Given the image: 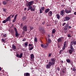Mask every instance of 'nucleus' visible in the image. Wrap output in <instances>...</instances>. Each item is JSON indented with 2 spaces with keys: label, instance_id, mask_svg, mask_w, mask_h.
Masks as SVG:
<instances>
[{
  "label": "nucleus",
  "instance_id": "nucleus-32",
  "mask_svg": "<svg viewBox=\"0 0 76 76\" xmlns=\"http://www.w3.org/2000/svg\"><path fill=\"white\" fill-rule=\"evenodd\" d=\"M7 20H4L3 21H2V23H6V22H7Z\"/></svg>",
  "mask_w": 76,
  "mask_h": 76
},
{
  "label": "nucleus",
  "instance_id": "nucleus-27",
  "mask_svg": "<svg viewBox=\"0 0 76 76\" xmlns=\"http://www.w3.org/2000/svg\"><path fill=\"white\" fill-rule=\"evenodd\" d=\"M39 31H44V30L42 29V27H41L39 28Z\"/></svg>",
  "mask_w": 76,
  "mask_h": 76
},
{
  "label": "nucleus",
  "instance_id": "nucleus-63",
  "mask_svg": "<svg viewBox=\"0 0 76 76\" xmlns=\"http://www.w3.org/2000/svg\"><path fill=\"white\" fill-rule=\"evenodd\" d=\"M7 1H9V0H6Z\"/></svg>",
  "mask_w": 76,
  "mask_h": 76
},
{
  "label": "nucleus",
  "instance_id": "nucleus-58",
  "mask_svg": "<svg viewBox=\"0 0 76 76\" xmlns=\"http://www.w3.org/2000/svg\"><path fill=\"white\" fill-rule=\"evenodd\" d=\"M48 38H49V37H50V35H48Z\"/></svg>",
  "mask_w": 76,
  "mask_h": 76
},
{
  "label": "nucleus",
  "instance_id": "nucleus-4",
  "mask_svg": "<svg viewBox=\"0 0 76 76\" xmlns=\"http://www.w3.org/2000/svg\"><path fill=\"white\" fill-rule=\"evenodd\" d=\"M48 46V43H47L46 44L44 45H43L42 44L41 45V47H42L43 48H47Z\"/></svg>",
  "mask_w": 76,
  "mask_h": 76
},
{
  "label": "nucleus",
  "instance_id": "nucleus-34",
  "mask_svg": "<svg viewBox=\"0 0 76 76\" xmlns=\"http://www.w3.org/2000/svg\"><path fill=\"white\" fill-rule=\"evenodd\" d=\"M14 29L15 32H18V31H17V29L16 28L14 27Z\"/></svg>",
  "mask_w": 76,
  "mask_h": 76
},
{
  "label": "nucleus",
  "instance_id": "nucleus-28",
  "mask_svg": "<svg viewBox=\"0 0 76 76\" xmlns=\"http://www.w3.org/2000/svg\"><path fill=\"white\" fill-rule=\"evenodd\" d=\"M12 48L15 50L16 49V46L15 45H13L12 47Z\"/></svg>",
  "mask_w": 76,
  "mask_h": 76
},
{
  "label": "nucleus",
  "instance_id": "nucleus-38",
  "mask_svg": "<svg viewBox=\"0 0 76 76\" xmlns=\"http://www.w3.org/2000/svg\"><path fill=\"white\" fill-rule=\"evenodd\" d=\"M43 12V10H42L41 9H40V13H42Z\"/></svg>",
  "mask_w": 76,
  "mask_h": 76
},
{
  "label": "nucleus",
  "instance_id": "nucleus-18",
  "mask_svg": "<svg viewBox=\"0 0 76 76\" xmlns=\"http://www.w3.org/2000/svg\"><path fill=\"white\" fill-rule=\"evenodd\" d=\"M73 51H74V50L70 49L69 50V54H72L73 53Z\"/></svg>",
  "mask_w": 76,
  "mask_h": 76
},
{
  "label": "nucleus",
  "instance_id": "nucleus-50",
  "mask_svg": "<svg viewBox=\"0 0 76 76\" xmlns=\"http://www.w3.org/2000/svg\"><path fill=\"white\" fill-rule=\"evenodd\" d=\"M51 56V53H49V57H50Z\"/></svg>",
  "mask_w": 76,
  "mask_h": 76
},
{
  "label": "nucleus",
  "instance_id": "nucleus-31",
  "mask_svg": "<svg viewBox=\"0 0 76 76\" xmlns=\"http://www.w3.org/2000/svg\"><path fill=\"white\" fill-rule=\"evenodd\" d=\"M48 43H51V40L50 39H48Z\"/></svg>",
  "mask_w": 76,
  "mask_h": 76
},
{
  "label": "nucleus",
  "instance_id": "nucleus-47",
  "mask_svg": "<svg viewBox=\"0 0 76 76\" xmlns=\"http://www.w3.org/2000/svg\"><path fill=\"white\" fill-rule=\"evenodd\" d=\"M66 23H63L62 24V26H64V25H66Z\"/></svg>",
  "mask_w": 76,
  "mask_h": 76
},
{
  "label": "nucleus",
  "instance_id": "nucleus-42",
  "mask_svg": "<svg viewBox=\"0 0 76 76\" xmlns=\"http://www.w3.org/2000/svg\"><path fill=\"white\" fill-rule=\"evenodd\" d=\"M67 37H69V38H70V37L71 38V37H72V36H71L70 34H68L67 35Z\"/></svg>",
  "mask_w": 76,
  "mask_h": 76
},
{
  "label": "nucleus",
  "instance_id": "nucleus-33",
  "mask_svg": "<svg viewBox=\"0 0 76 76\" xmlns=\"http://www.w3.org/2000/svg\"><path fill=\"white\" fill-rule=\"evenodd\" d=\"M65 72H66V70H65L64 69H63L62 70V72L63 73H65Z\"/></svg>",
  "mask_w": 76,
  "mask_h": 76
},
{
  "label": "nucleus",
  "instance_id": "nucleus-37",
  "mask_svg": "<svg viewBox=\"0 0 76 76\" xmlns=\"http://www.w3.org/2000/svg\"><path fill=\"white\" fill-rule=\"evenodd\" d=\"M23 20H26V17L23 16Z\"/></svg>",
  "mask_w": 76,
  "mask_h": 76
},
{
  "label": "nucleus",
  "instance_id": "nucleus-62",
  "mask_svg": "<svg viewBox=\"0 0 76 76\" xmlns=\"http://www.w3.org/2000/svg\"><path fill=\"white\" fill-rule=\"evenodd\" d=\"M12 17H13V16H14V15H12Z\"/></svg>",
  "mask_w": 76,
  "mask_h": 76
},
{
  "label": "nucleus",
  "instance_id": "nucleus-19",
  "mask_svg": "<svg viewBox=\"0 0 76 76\" xmlns=\"http://www.w3.org/2000/svg\"><path fill=\"white\" fill-rule=\"evenodd\" d=\"M28 42H26L25 43V47H26L27 46H28Z\"/></svg>",
  "mask_w": 76,
  "mask_h": 76
},
{
  "label": "nucleus",
  "instance_id": "nucleus-57",
  "mask_svg": "<svg viewBox=\"0 0 76 76\" xmlns=\"http://www.w3.org/2000/svg\"><path fill=\"white\" fill-rule=\"evenodd\" d=\"M27 9L26 8H25L24 9V11H25V10H26Z\"/></svg>",
  "mask_w": 76,
  "mask_h": 76
},
{
  "label": "nucleus",
  "instance_id": "nucleus-60",
  "mask_svg": "<svg viewBox=\"0 0 76 76\" xmlns=\"http://www.w3.org/2000/svg\"><path fill=\"white\" fill-rule=\"evenodd\" d=\"M1 68L0 67V71H1Z\"/></svg>",
  "mask_w": 76,
  "mask_h": 76
},
{
  "label": "nucleus",
  "instance_id": "nucleus-35",
  "mask_svg": "<svg viewBox=\"0 0 76 76\" xmlns=\"http://www.w3.org/2000/svg\"><path fill=\"white\" fill-rule=\"evenodd\" d=\"M66 61L67 63H70V59H67L66 60Z\"/></svg>",
  "mask_w": 76,
  "mask_h": 76
},
{
  "label": "nucleus",
  "instance_id": "nucleus-40",
  "mask_svg": "<svg viewBox=\"0 0 76 76\" xmlns=\"http://www.w3.org/2000/svg\"><path fill=\"white\" fill-rule=\"evenodd\" d=\"M3 10L4 12H6V9H4V8H3Z\"/></svg>",
  "mask_w": 76,
  "mask_h": 76
},
{
  "label": "nucleus",
  "instance_id": "nucleus-56",
  "mask_svg": "<svg viewBox=\"0 0 76 76\" xmlns=\"http://www.w3.org/2000/svg\"><path fill=\"white\" fill-rule=\"evenodd\" d=\"M69 29H71V28H72V27H71V26H69Z\"/></svg>",
  "mask_w": 76,
  "mask_h": 76
},
{
  "label": "nucleus",
  "instance_id": "nucleus-25",
  "mask_svg": "<svg viewBox=\"0 0 76 76\" xmlns=\"http://www.w3.org/2000/svg\"><path fill=\"white\" fill-rule=\"evenodd\" d=\"M70 49H71L70 50H74V48H73L72 45H71L70 46Z\"/></svg>",
  "mask_w": 76,
  "mask_h": 76
},
{
  "label": "nucleus",
  "instance_id": "nucleus-5",
  "mask_svg": "<svg viewBox=\"0 0 76 76\" xmlns=\"http://www.w3.org/2000/svg\"><path fill=\"white\" fill-rule=\"evenodd\" d=\"M63 39H64V38L63 37L59 38L58 39H57V41L58 42H61Z\"/></svg>",
  "mask_w": 76,
  "mask_h": 76
},
{
  "label": "nucleus",
  "instance_id": "nucleus-15",
  "mask_svg": "<svg viewBox=\"0 0 76 76\" xmlns=\"http://www.w3.org/2000/svg\"><path fill=\"white\" fill-rule=\"evenodd\" d=\"M24 76H30V74L29 73H26L24 74Z\"/></svg>",
  "mask_w": 76,
  "mask_h": 76
},
{
  "label": "nucleus",
  "instance_id": "nucleus-7",
  "mask_svg": "<svg viewBox=\"0 0 76 76\" xmlns=\"http://www.w3.org/2000/svg\"><path fill=\"white\" fill-rule=\"evenodd\" d=\"M51 60L52 62H51V63H53V65L54 66L55 64V63H56V59L55 58H53L51 59Z\"/></svg>",
  "mask_w": 76,
  "mask_h": 76
},
{
  "label": "nucleus",
  "instance_id": "nucleus-36",
  "mask_svg": "<svg viewBox=\"0 0 76 76\" xmlns=\"http://www.w3.org/2000/svg\"><path fill=\"white\" fill-rule=\"evenodd\" d=\"M41 9V10H44V9H45L44 7H41V9Z\"/></svg>",
  "mask_w": 76,
  "mask_h": 76
},
{
  "label": "nucleus",
  "instance_id": "nucleus-48",
  "mask_svg": "<svg viewBox=\"0 0 76 76\" xmlns=\"http://www.w3.org/2000/svg\"><path fill=\"white\" fill-rule=\"evenodd\" d=\"M45 21H44V22H43L42 23V25H44V24H45Z\"/></svg>",
  "mask_w": 76,
  "mask_h": 76
},
{
  "label": "nucleus",
  "instance_id": "nucleus-49",
  "mask_svg": "<svg viewBox=\"0 0 76 76\" xmlns=\"http://www.w3.org/2000/svg\"><path fill=\"white\" fill-rule=\"evenodd\" d=\"M33 28H34V27H30V29H31V30H32Z\"/></svg>",
  "mask_w": 76,
  "mask_h": 76
},
{
  "label": "nucleus",
  "instance_id": "nucleus-26",
  "mask_svg": "<svg viewBox=\"0 0 76 76\" xmlns=\"http://www.w3.org/2000/svg\"><path fill=\"white\" fill-rule=\"evenodd\" d=\"M56 16L57 17V18L58 19H59V18H60V15H59L58 14Z\"/></svg>",
  "mask_w": 76,
  "mask_h": 76
},
{
  "label": "nucleus",
  "instance_id": "nucleus-51",
  "mask_svg": "<svg viewBox=\"0 0 76 76\" xmlns=\"http://www.w3.org/2000/svg\"><path fill=\"white\" fill-rule=\"evenodd\" d=\"M57 70H58V71H59V70H60V68H59V67H57Z\"/></svg>",
  "mask_w": 76,
  "mask_h": 76
},
{
  "label": "nucleus",
  "instance_id": "nucleus-61",
  "mask_svg": "<svg viewBox=\"0 0 76 76\" xmlns=\"http://www.w3.org/2000/svg\"><path fill=\"white\" fill-rule=\"evenodd\" d=\"M34 72V70H32V73H33V72Z\"/></svg>",
  "mask_w": 76,
  "mask_h": 76
},
{
  "label": "nucleus",
  "instance_id": "nucleus-43",
  "mask_svg": "<svg viewBox=\"0 0 76 76\" xmlns=\"http://www.w3.org/2000/svg\"><path fill=\"white\" fill-rule=\"evenodd\" d=\"M62 51H63L62 50H61L60 51L59 53L60 54H61V53H62Z\"/></svg>",
  "mask_w": 76,
  "mask_h": 76
},
{
  "label": "nucleus",
  "instance_id": "nucleus-20",
  "mask_svg": "<svg viewBox=\"0 0 76 76\" xmlns=\"http://www.w3.org/2000/svg\"><path fill=\"white\" fill-rule=\"evenodd\" d=\"M34 41L35 42H38V39L37 38H35L34 39Z\"/></svg>",
  "mask_w": 76,
  "mask_h": 76
},
{
  "label": "nucleus",
  "instance_id": "nucleus-16",
  "mask_svg": "<svg viewBox=\"0 0 76 76\" xmlns=\"http://www.w3.org/2000/svg\"><path fill=\"white\" fill-rule=\"evenodd\" d=\"M53 13V12H52L50 11L48 13V15L49 16H52V14Z\"/></svg>",
  "mask_w": 76,
  "mask_h": 76
},
{
  "label": "nucleus",
  "instance_id": "nucleus-29",
  "mask_svg": "<svg viewBox=\"0 0 76 76\" xmlns=\"http://www.w3.org/2000/svg\"><path fill=\"white\" fill-rule=\"evenodd\" d=\"M2 42H4V43L6 42V40L4 39H2Z\"/></svg>",
  "mask_w": 76,
  "mask_h": 76
},
{
  "label": "nucleus",
  "instance_id": "nucleus-52",
  "mask_svg": "<svg viewBox=\"0 0 76 76\" xmlns=\"http://www.w3.org/2000/svg\"><path fill=\"white\" fill-rule=\"evenodd\" d=\"M61 63L62 64V63H63V61L61 60Z\"/></svg>",
  "mask_w": 76,
  "mask_h": 76
},
{
  "label": "nucleus",
  "instance_id": "nucleus-23",
  "mask_svg": "<svg viewBox=\"0 0 76 76\" xmlns=\"http://www.w3.org/2000/svg\"><path fill=\"white\" fill-rule=\"evenodd\" d=\"M10 18L9 17H8L6 19V20L7 22H8V21H9V20H10Z\"/></svg>",
  "mask_w": 76,
  "mask_h": 76
},
{
  "label": "nucleus",
  "instance_id": "nucleus-39",
  "mask_svg": "<svg viewBox=\"0 0 76 76\" xmlns=\"http://www.w3.org/2000/svg\"><path fill=\"white\" fill-rule=\"evenodd\" d=\"M67 27H65L64 28V30H65V31H66V30H67Z\"/></svg>",
  "mask_w": 76,
  "mask_h": 76
},
{
  "label": "nucleus",
  "instance_id": "nucleus-1",
  "mask_svg": "<svg viewBox=\"0 0 76 76\" xmlns=\"http://www.w3.org/2000/svg\"><path fill=\"white\" fill-rule=\"evenodd\" d=\"M34 1H31L27 2L26 4V6L28 7V10H31V11H33V12H34L35 10L36 6L35 5H33L32 7L31 6L34 4Z\"/></svg>",
  "mask_w": 76,
  "mask_h": 76
},
{
  "label": "nucleus",
  "instance_id": "nucleus-10",
  "mask_svg": "<svg viewBox=\"0 0 76 76\" xmlns=\"http://www.w3.org/2000/svg\"><path fill=\"white\" fill-rule=\"evenodd\" d=\"M23 56V54H22V53H21L20 55L19 54H17L16 55V57H18V58H22Z\"/></svg>",
  "mask_w": 76,
  "mask_h": 76
},
{
  "label": "nucleus",
  "instance_id": "nucleus-2",
  "mask_svg": "<svg viewBox=\"0 0 76 76\" xmlns=\"http://www.w3.org/2000/svg\"><path fill=\"white\" fill-rule=\"evenodd\" d=\"M53 62L52 63L51 62V61H49L48 64L46 65V69H50L51 66H53Z\"/></svg>",
  "mask_w": 76,
  "mask_h": 76
},
{
  "label": "nucleus",
  "instance_id": "nucleus-9",
  "mask_svg": "<svg viewBox=\"0 0 76 76\" xmlns=\"http://www.w3.org/2000/svg\"><path fill=\"white\" fill-rule=\"evenodd\" d=\"M23 29L24 31H27V26H23Z\"/></svg>",
  "mask_w": 76,
  "mask_h": 76
},
{
  "label": "nucleus",
  "instance_id": "nucleus-8",
  "mask_svg": "<svg viewBox=\"0 0 76 76\" xmlns=\"http://www.w3.org/2000/svg\"><path fill=\"white\" fill-rule=\"evenodd\" d=\"M64 13H65V11L63 10H61L60 13L61 15H62L63 16H64Z\"/></svg>",
  "mask_w": 76,
  "mask_h": 76
},
{
  "label": "nucleus",
  "instance_id": "nucleus-13",
  "mask_svg": "<svg viewBox=\"0 0 76 76\" xmlns=\"http://www.w3.org/2000/svg\"><path fill=\"white\" fill-rule=\"evenodd\" d=\"M17 16H18V15H17V14L16 15H15L14 19L12 21V22H15V21H16V18H17Z\"/></svg>",
  "mask_w": 76,
  "mask_h": 76
},
{
  "label": "nucleus",
  "instance_id": "nucleus-53",
  "mask_svg": "<svg viewBox=\"0 0 76 76\" xmlns=\"http://www.w3.org/2000/svg\"><path fill=\"white\" fill-rule=\"evenodd\" d=\"M74 15H76V12H74Z\"/></svg>",
  "mask_w": 76,
  "mask_h": 76
},
{
  "label": "nucleus",
  "instance_id": "nucleus-41",
  "mask_svg": "<svg viewBox=\"0 0 76 76\" xmlns=\"http://www.w3.org/2000/svg\"><path fill=\"white\" fill-rule=\"evenodd\" d=\"M6 3H7V2L5 1H4L3 2V4H6Z\"/></svg>",
  "mask_w": 76,
  "mask_h": 76
},
{
  "label": "nucleus",
  "instance_id": "nucleus-11",
  "mask_svg": "<svg viewBox=\"0 0 76 76\" xmlns=\"http://www.w3.org/2000/svg\"><path fill=\"white\" fill-rule=\"evenodd\" d=\"M71 45H76V41H75L74 40H73L72 42H71Z\"/></svg>",
  "mask_w": 76,
  "mask_h": 76
},
{
  "label": "nucleus",
  "instance_id": "nucleus-24",
  "mask_svg": "<svg viewBox=\"0 0 76 76\" xmlns=\"http://www.w3.org/2000/svg\"><path fill=\"white\" fill-rule=\"evenodd\" d=\"M69 24H66L65 26V27H66V28H69Z\"/></svg>",
  "mask_w": 76,
  "mask_h": 76
},
{
  "label": "nucleus",
  "instance_id": "nucleus-17",
  "mask_svg": "<svg viewBox=\"0 0 76 76\" xmlns=\"http://www.w3.org/2000/svg\"><path fill=\"white\" fill-rule=\"evenodd\" d=\"M65 19L66 20H70V18L69 17H65Z\"/></svg>",
  "mask_w": 76,
  "mask_h": 76
},
{
  "label": "nucleus",
  "instance_id": "nucleus-46",
  "mask_svg": "<svg viewBox=\"0 0 76 76\" xmlns=\"http://www.w3.org/2000/svg\"><path fill=\"white\" fill-rule=\"evenodd\" d=\"M66 47H64V46H63V50H65V48H66Z\"/></svg>",
  "mask_w": 76,
  "mask_h": 76
},
{
  "label": "nucleus",
  "instance_id": "nucleus-55",
  "mask_svg": "<svg viewBox=\"0 0 76 76\" xmlns=\"http://www.w3.org/2000/svg\"><path fill=\"white\" fill-rule=\"evenodd\" d=\"M11 16H12V15H10L9 17H8L9 18H10Z\"/></svg>",
  "mask_w": 76,
  "mask_h": 76
},
{
  "label": "nucleus",
  "instance_id": "nucleus-12",
  "mask_svg": "<svg viewBox=\"0 0 76 76\" xmlns=\"http://www.w3.org/2000/svg\"><path fill=\"white\" fill-rule=\"evenodd\" d=\"M31 58L32 59V61H34V54H31Z\"/></svg>",
  "mask_w": 76,
  "mask_h": 76
},
{
  "label": "nucleus",
  "instance_id": "nucleus-59",
  "mask_svg": "<svg viewBox=\"0 0 76 76\" xmlns=\"http://www.w3.org/2000/svg\"><path fill=\"white\" fill-rule=\"evenodd\" d=\"M25 39H23V41H25Z\"/></svg>",
  "mask_w": 76,
  "mask_h": 76
},
{
  "label": "nucleus",
  "instance_id": "nucleus-14",
  "mask_svg": "<svg viewBox=\"0 0 76 76\" xmlns=\"http://www.w3.org/2000/svg\"><path fill=\"white\" fill-rule=\"evenodd\" d=\"M50 10L49 8H47L45 9V12L46 13H47L48 12H49Z\"/></svg>",
  "mask_w": 76,
  "mask_h": 76
},
{
  "label": "nucleus",
  "instance_id": "nucleus-45",
  "mask_svg": "<svg viewBox=\"0 0 76 76\" xmlns=\"http://www.w3.org/2000/svg\"><path fill=\"white\" fill-rule=\"evenodd\" d=\"M3 35L4 36V37H7V35H6V34H3Z\"/></svg>",
  "mask_w": 76,
  "mask_h": 76
},
{
  "label": "nucleus",
  "instance_id": "nucleus-22",
  "mask_svg": "<svg viewBox=\"0 0 76 76\" xmlns=\"http://www.w3.org/2000/svg\"><path fill=\"white\" fill-rule=\"evenodd\" d=\"M19 36V34L18 33V31L17 32H15V36L16 37H18Z\"/></svg>",
  "mask_w": 76,
  "mask_h": 76
},
{
  "label": "nucleus",
  "instance_id": "nucleus-54",
  "mask_svg": "<svg viewBox=\"0 0 76 76\" xmlns=\"http://www.w3.org/2000/svg\"><path fill=\"white\" fill-rule=\"evenodd\" d=\"M11 16H12V15H10L9 17H8L9 18H10Z\"/></svg>",
  "mask_w": 76,
  "mask_h": 76
},
{
  "label": "nucleus",
  "instance_id": "nucleus-30",
  "mask_svg": "<svg viewBox=\"0 0 76 76\" xmlns=\"http://www.w3.org/2000/svg\"><path fill=\"white\" fill-rule=\"evenodd\" d=\"M67 42H65L64 44V47H66V43Z\"/></svg>",
  "mask_w": 76,
  "mask_h": 76
},
{
  "label": "nucleus",
  "instance_id": "nucleus-21",
  "mask_svg": "<svg viewBox=\"0 0 76 76\" xmlns=\"http://www.w3.org/2000/svg\"><path fill=\"white\" fill-rule=\"evenodd\" d=\"M56 30L55 29H53L52 30V34H54V33H56Z\"/></svg>",
  "mask_w": 76,
  "mask_h": 76
},
{
  "label": "nucleus",
  "instance_id": "nucleus-44",
  "mask_svg": "<svg viewBox=\"0 0 76 76\" xmlns=\"http://www.w3.org/2000/svg\"><path fill=\"white\" fill-rule=\"evenodd\" d=\"M73 70L74 71V72H75V71L76 70V69H75V68H73Z\"/></svg>",
  "mask_w": 76,
  "mask_h": 76
},
{
  "label": "nucleus",
  "instance_id": "nucleus-64",
  "mask_svg": "<svg viewBox=\"0 0 76 76\" xmlns=\"http://www.w3.org/2000/svg\"><path fill=\"white\" fill-rule=\"evenodd\" d=\"M47 61L48 62V60H47Z\"/></svg>",
  "mask_w": 76,
  "mask_h": 76
},
{
  "label": "nucleus",
  "instance_id": "nucleus-3",
  "mask_svg": "<svg viewBox=\"0 0 76 76\" xmlns=\"http://www.w3.org/2000/svg\"><path fill=\"white\" fill-rule=\"evenodd\" d=\"M28 47H29V49L30 51H31L34 48V45H33V44H29L28 45Z\"/></svg>",
  "mask_w": 76,
  "mask_h": 76
},
{
  "label": "nucleus",
  "instance_id": "nucleus-6",
  "mask_svg": "<svg viewBox=\"0 0 76 76\" xmlns=\"http://www.w3.org/2000/svg\"><path fill=\"white\" fill-rule=\"evenodd\" d=\"M65 12L66 13L69 14L72 13V11L70 10L66 9L65 10Z\"/></svg>",
  "mask_w": 76,
  "mask_h": 76
}]
</instances>
